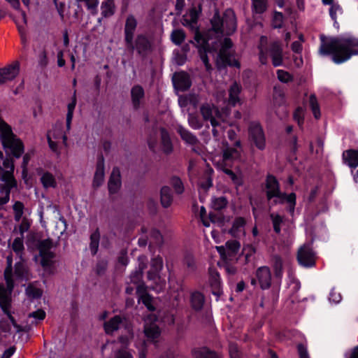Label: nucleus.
Listing matches in <instances>:
<instances>
[{"label":"nucleus","instance_id":"2eb2a0df","mask_svg":"<svg viewBox=\"0 0 358 358\" xmlns=\"http://www.w3.org/2000/svg\"><path fill=\"white\" fill-rule=\"evenodd\" d=\"M299 264L304 266H312L315 264V255L309 245H304L298 251Z\"/></svg>","mask_w":358,"mask_h":358},{"label":"nucleus","instance_id":"a211bd4d","mask_svg":"<svg viewBox=\"0 0 358 358\" xmlns=\"http://www.w3.org/2000/svg\"><path fill=\"white\" fill-rule=\"evenodd\" d=\"M104 160L100 157L96 162V170L93 178L92 186L94 188L100 187L104 182Z\"/></svg>","mask_w":358,"mask_h":358},{"label":"nucleus","instance_id":"f8f14e48","mask_svg":"<svg viewBox=\"0 0 358 358\" xmlns=\"http://www.w3.org/2000/svg\"><path fill=\"white\" fill-rule=\"evenodd\" d=\"M249 139L258 149L262 150L266 146V138L262 127L257 122H250L248 127Z\"/></svg>","mask_w":358,"mask_h":358},{"label":"nucleus","instance_id":"4be33fe9","mask_svg":"<svg viewBox=\"0 0 358 358\" xmlns=\"http://www.w3.org/2000/svg\"><path fill=\"white\" fill-rule=\"evenodd\" d=\"M269 52L272 58L273 66H280L282 63V48L279 41H273L270 44Z\"/></svg>","mask_w":358,"mask_h":358},{"label":"nucleus","instance_id":"a19ab883","mask_svg":"<svg viewBox=\"0 0 358 358\" xmlns=\"http://www.w3.org/2000/svg\"><path fill=\"white\" fill-rule=\"evenodd\" d=\"M240 92L241 87L236 83H234L229 89V103L230 104L234 106L237 102H238V95Z\"/></svg>","mask_w":358,"mask_h":358},{"label":"nucleus","instance_id":"aec40b11","mask_svg":"<svg viewBox=\"0 0 358 358\" xmlns=\"http://www.w3.org/2000/svg\"><path fill=\"white\" fill-rule=\"evenodd\" d=\"M257 278L262 289H267L271 285V274L268 267L262 266L256 273Z\"/></svg>","mask_w":358,"mask_h":358},{"label":"nucleus","instance_id":"c03bdc74","mask_svg":"<svg viewBox=\"0 0 358 358\" xmlns=\"http://www.w3.org/2000/svg\"><path fill=\"white\" fill-rule=\"evenodd\" d=\"M24 206L20 201H15L13 206L14 213V219L16 222H20L22 219L24 214Z\"/></svg>","mask_w":358,"mask_h":358},{"label":"nucleus","instance_id":"4c0bfd02","mask_svg":"<svg viewBox=\"0 0 358 358\" xmlns=\"http://www.w3.org/2000/svg\"><path fill=\"white\" fill-rule=\"evenodd\" d=\"M204 303V297L203 294L199 292H194L191 295V305L192 307L196 310H199L202 308Z\"/></svg>","mask_w":358,"mask_h":358},{"label":"nucleus","instance_id":"0e129e2a","mask_svg":"<svg viewBox=\"0 0 358 358\" xmlns=\"http://www.w3.org/2000/svg\"><path fill=\"white\" fill-rule=\"evenodd\" d=\"M189 125L194 129H199L202 127V123L200 120L192 114L189 115L188 118Z\"/></svg>","mask_w":358,"mask_h":358},{"label":"nucleus","instance_id":"473e14b6","mask_svg":"<svg viewBox=\"0 0 358 358\" xmlns=\"http://www.w3.org/2000/svg\"><path fill=\"white\" fill-rule=\"evenodd\" d=\"M77 103L76 100V92L74 91L71 102L69 103L67 106V114H66V129L67 130H70L71 124L73 116L74 109L76 108Z\"/></svg>","mask_w":358,"mask_h":358},{"label":"nucleus","instance_id":"7ed1b4c3","mask_svg":"<svg viewBox=\"0 0 358 358\" xmlns=\"http://www.w3.org/2000/svg\"><path fill=\"white\" fill-rule=\"evenodd\" d=\"M13 159L9 158L3 159V152L0 151V180L4 182L0 185V192L4 194L3 196L0 197V207L8 202L10 189L16 185V181L13 175Z\"/></svg>","mask_w":358,"mask_h":358},{"label":"nucleus","instance_id":"7c9ffc66","mask_svg":"<svg viewBox=\"0 0 358 358\" xmlns=\"http://www.w3.org/2000/svg\"><path fill=\"white\" fill-rule=\"evenodd\" d=\"M209 283L213 289V294L217 295L220 294V275L215 270L210 269L209 271Z\"/></svg>","mask_w":358,"mask_h":358},{"label":"nucleus","instance_id":"20e7f679","mask_svg":"<svg viewBox=\"0 0 358 358\" xmlns=\"http://www.w3.org/2000/svg\"><path fill=\"white\" fill-rule=\"evenodd\" d=\"M7 266L4 271V277L7 285V288H5L3 285H0V306L6 314L8 320L13 324L14 327L18 328L16 322L10 315L9 311L10 302V294L14 287L13 273H12V265H13V257L12 255L7 257Z\"/></svg>","mask_w":358,"mask_h":358},{"label":"nucleus","instance_id":"f704fd0d","mask_svg":"<svg viewBox=\"0 0 358 358\" xmlns=\"http://www.w3.org/2000/svg\"><path fill=\"white\" fill-rule=\"evenodd\" d=\"M192 355L194 358H220L218 355L206 348L193 350Z\"/></svg>","mask_w":358,"mask_h":358},{"label":"nucleus","instance_id":"412c9836","mask_svg":"<svg viewBox=\"0 0 358 358\" xmlns=\"http://www.w3.org/2000/svg\"><path fill=\"white\" fill-rule=\"evenodd\" d=\"M173 81L175 87L181 91L187 90L191 85L189 76L185 72L176 73Z\"/></svg>","mask_w":358,"mask_h":358},{"label":"nucleus","instance_id":"58836bf2","mask_svg":"<svg viewBox=\"0 0 358 358\" xmlns=\"http://www.w3.org/2000/svg\"><path fill=\"white\" fill-rule=\"evenodd\" d=\"M27 276V270L24 264V260L20 259V261L15 264V273L13 274V279L24 278Z\"/></svg>","mask_w":358,"mask_h":358},{"label":"nucleus","instance_id":"0eeeda50","mask_svg":"<svg viewBox=\"0 0 358 358\" xmlns=\"http://www.w3.org/2000/svg\"><path fill=\"white\" fill-rule=\"evenodd\" d=\"M200 111L203 120L210 122L213 127V134L216 136L217 133L216 127H224V125H222V124H225L227 122L228 113L227 110L220 112L218 108L213 104L208 103H204L201 106Z\"/></svg>","mask_w":358,"mask_h":358},{"label":"nucleus","instance_id":"680f3d73","mask_svg":"<svg viewBox=\"0 0 358 358\" xmlns=\"http://www.w3.org/2000/svg\"><path fill=\"white\" fill-rule=\"evenodd\" d=\"M30 224L31 222L27 217L21 219V222L19 225V231L22 237H23L24 233L29 230Z\"/></svg>","mask_w":358,"mask_h":358},{"label":"nucleus","instance_id":"338daca9","mask_svg":"<svg viewBox=\"0 0 358 358\" xmlns=\"http://www.w3.org/2000/svg\"><path fill=\"white\" fill-rule=\"evenodd\" d=\"M278 78L284 83H287L292 80L291 75L283 70H278L277 71Z\"/></svg>","mask_w":358,"mask_h":358},{"label":"nucleus","instance_id":"6ab92c4d","mask_svg":"<svg viewBox=\"0 0 358 358\" xmlns=\"http://www.w3.org/2000/svg\"><path fill=\"white\" fill-rule=\"evenodd\" d=\"M240 248V244L236 241H230L226 243L225 247L217 246L216 249L223 259H227V255H235Z\"/></svg>","mask_w":358,"mask_h":358},{"label":"nucleus","instance_id":"a18cd8bd","mask_svg":"<svg viewBox=\"0 0 358 358\" xmlns=\"http://www.w3.org/2000/svg\"><path fill=\"white\" fill-rule=\"evenodd\" d=\"M99 238L100 234L98 230H96L91 234L90 248L93 255H95L98 250Z\"/></svg>","mask_w":358,"mask_h":358},{"label":"nucleus","instance_id":"6e6552de","mask_svg":"<svg viewBox=\"0 0 358 358\" xmlns=\"http://www.w3.org/2000/svg\"><path fill=\"white\" fill-rule=\"evenodd\" d=\"M163 267L162 258L157 256L152 259L150 269L148 273L149 280L153 281L155 285L152 288L157 292H161L165 287V280H162L159 275V272Z\"/></svg>","mask_w":358,"mask_h":358},{"label":"nucleus","instance_id":"3c124183","mask_svg":"<svg viewBox=\"0 0 358 358\" xmlns=\"http://www.w3.org/2000/svg\"><path fill=\"white\" fill-rule=\"evenodd\" d=\"M227 201L225 197L220 196L217 198H213L211 201V206L216 210H220L226 207Z\"/></svg>","mask_w":358,"mask_h":358},{"label":"nucleus","instance_id":"864d4df0","mask_svg":"<svg viewBox=\"0 0 358 358\" xmlns=\"http://www.w3.org/2000/svg\"><path fill=\"white\" fill-rule=\"evenodd\" d=\"M273 269L275 276L280 278L282 275V261L278 256L273 257Z\"/></svg>","mask_w":358,"mask_h":358},{"label":"nucleus","instance_id":"f3484780","mask_svg":"<svg viewBox=\"0 0 358 358\" xmlns=\"http://www.w3.org/2000/svg\"><path fill=\"white\" fill-rule=\"evenodd\" d=\"M138 269L131 274L130 280L132 283L136 285L138 291L141 289V282L143 276V271L146 268L147 258L142 255L138 258Z\"/></svg>","mask_w":358,"mask_h":358},{"label":"nucleus","instance_id":"ea45409f","mask_svg":"<svg viewBox=\"0 0 358 358\" xmlns=\"http://www.w3.org/2000/svg\"><path fill=\"white\" fill-rule=\"evenodd\" d=\"M267 45L268 39L266 36H262L260 38L259 49V60L262 64H266L267 62Z\"/></svg>","mask_w":358,"mask_h":358},{"label":"nucleus","instance_id":"4468645a","mask_svg":"<svg viewBox=\"0 0 358 358\" xmlns=\"http://www.w3.org/2000/svg\"><path fill=\"white\" fill-rule=\"evenodd\" d=\"M157 317L155 315H150L145 320L144 333L148 340L152 342L157 341L158 338L161 334V331L158 326L152 322V320H156Z\"/></svg>","mask_w":358,"mask_h":358},{"label":"nucleus","instance_id":"cd10ccee","mask_svg":"<svg viewBox=\"0 0 358 358\" xmlns=\"http://www.w3.org/2000/svg\"><path fill=\"white\" fill-rule=\"evenodd\" d=\"M161 148L166 154H169L173 150V145L169 134L166 129L160 128Z\"/></svg>","mask_w":358,"mask_h":358},{"label":"nucleus","instance_id":"de8ad7c7","mask_svg":"<svg viewBox=\"0 0 358 358\" xmlns=\"http://www.w3.org/2000/svg\"><path fill=\"white\" fill-rule=\"evenodd\" d=\"M309 106L316 119L320 118L321 114L317 100L314 94H311L309 97Z\"/></svg>","mask_w":358,"mask_h":358},{"label":"nucleus","instance_id":"c85d7f7f","mask_svg":"<svg viewBox=\"0 0 358 358\" xmlns=\"http://www.w3.org/2000/svg\"><path fill=\"white\" fill-rule=\"evenodd\" d=\"M40 180L44 188H55L57 187L55 176L48 171L41 173Z\"/></svg>","mask_w":358,"mask_h":358},{"label":"nucleus","instance_id":"37998d69","mask_svg":"<svg viewBox=\"0 0 358 358\" xmlns=\"http://www.w3.org/2000/svg\"><path fill=\"white\" fill-rule=\"evenodd\" d=\"M183 264L188 273H193L196 268L195 259L191 254L185 256Z\"/></svg>","mask_w":358,"mask_h":358},{"label":"nucleus","instance_id":"49530a36","mask_svg":"<svg viewBox=\"0 0 358 358\" xmlns=\"http://www.w3.org/2000/svg\"><path fill=\"white\" fill-rule=\"evenodd\" d=\"M270 217L273 224V229L275 233L280 234L281 231V224L283 221V217L277 213H271Z\"/></svg>","mask_w":358,"mask_h":358},{"label":"nucleus","instance_id":"5701e85b","mask_svg":"<svg viewBox=\"0 0 358 358\" xmlns=\"http://www.w3.org/2000/svg\"><path fill=\"white\" fill-rule=\"evenodd\" d=\"M124 323V320L119 315H115L110 320L104 322L103 329L107 334H112L119 329Z\"/></svg>","mask_w":358,"mask_h":358},{"label":"nucleus","instance_id":"c756f323","mask_svg":"<svg viewBox=\"0 0 358 358\" xmlns=\"http://www.w3.org/2000/svg\"><path fill=\"white\" fill-rule=\"evenodd\" d=\"M131 94L134 107L138 108L144 96V90L141 86L136 85L131 89Z\"/></svg>","mask_w":358,"mask_h":358},{"label":"nucleus","instance_id":"603ef678","mask_svg":"<svg viewBox=\"0 0 358 358\" xmlns=\"http://www.w3.org/2000/svg\"><path fill=\"white\" fill-rule=\"evenodd\" d=\"M197 100L193 96H180L178 103L181 108H185L188 104H192L194 107L196 106Z\"/></svg>","mask_w":358,"mask_h":358},{"label":"nucleus","instance_id":"9b49d317","mask_svg":"<svg viewBox=\"0 0 358 358\" xmlns=\"http://www.w3.org/2000/svg\"><path fill=\"white\" fill-rule=\"evenodd\" d=\"M52 242L49 240L42 241L38 246L41 264L45 269H50L55 263V254L51 251Z\"/></svg>","mask_w":358,"mask_h":358},{"label":"nucleus","instance_id":"423d86ee","mask_svg":"<svg viewBox=\"0 0 358 358\" xmlns=\"http://www.w3.org/2000/svg\"><path fill=\"white\" fill-rule=\"evenodd\" d=\"M266 192L268 200L275 198V203H282L287 201L289 203V211L294 213L296 205V195L291 193L289 195L281 192L279 183L276 178L273 176H268L266 181Z\"/></svg>","mask_w":358,"mask_h":358},{"label":"nucleus","instance_id":"dca6fc26","mask_svg":"<svg viewBox=\"0 0 358 358\" xmlns=\"http://www.w3.org/2000/svg\"><path fill=\"white\" fill-rule=\"evenodd\" d=\"M20 73V64L15 62L3 68L0 69L2 84L14 80Z\"/></svg>","mask_w":358,"mask_h":358},{"label":"nucleus","instance_id":"052dcab7","mask_svg":"<svg viewBox=\"0 0 358 358\" xmlns=\"http://www.w3.org/2000/svg\"><path fill=\"white\" fill-rule=\"evenodd\" d=\"M171 183L173 188L175 189V191L178 194L182 193L184 190L183 184L181 181V180L179 178L173 177L171 178Z\"/></svg>","mask_w":358,"mask_h":358},{"label":"nucleus","instance_id":"79ce46f5","mask_svg":"<svg viewBox=\"0 0 358 358\" xmlns=\"http://www.w3.org/2000/svg\"><path fill=\"white\" fill-rule=\"evenodd\" d=\"M101 13L104 17H109L115 12V5L113 0H105L101 6Z\"/></svg>","mask_w":358,"mask_h":358},{"label":"nucleus","instance_id":"c9c22d12","mask_svg":"<svg viewBox=\"0 0 358 358\" xmlns=\"http://www.w3.org/2000/svg\"><path fill=\"white\" fill-rule=\"evenodd\" d=\"M177 131L181 136L183 141L190 145H195L197 143V138L192 135L189 131L183 128L182 126H178Z\"/></svg>","mask_w":358,"mask_h":358},{"label":"nucleus","instance_id":"bb28decb","mask_svg":"<svg viewBox=\"0 0 358 358\" xmlns=\"http://www.w3.org/2000/svg\"><path fill=\"white\" fill-rule=\"evenodd\" d=\"M343 160L345 164L351 169L358 166V151L355 150H348L343 152Z\"/></svg>","mask_w":358,"mask_h":358},{"label":"nucleus","instance_id":"bf43d9fd","mask_svg":"<svg viewBox=\"0 0 358 358\" xmlns=\"http://www.w3.org/2000/svg\"><path fill=\"white\" fill-rule=\"evenodd\" d=\"M224 171L227 175L229 176L230 178L231 179L234 185L236 186V188L243 185V179L241 177L235 175V173H234L233 171L227 169H224Z\"/></svg>","mask_w":358,"mask_h":358},{"label":"nucleus","instance_id":"5fc2aeb1","mask_svg":"<svg viewBox=\"0 0 358 358\" xmlns=\"http://www.w3.org/2000/svg\"><path fill=\"white\" fill-rule=\"evenodd\" d=\"M209 217L210 222L217 226L222 227L224 224L225 219L220 213H210Z\"/></svg>","mask_w":358,"mask_h":358},{"label":"nucleus","instance_id":"4d7b16f0","mask_svg":"<svg viewBox=\"0 0 358 358\" xmlns=\"http://www.w3.org/2000/svg\"><path fill=\"white\" fill-rule=\"evenodd\" d=\"M148 144L152 150L155 151L157 147V132L152 131L148 138Z\"/></svg>","mask_w":358,"mask_h":358},{"label":"nucleus","instance_id":"e2e57ef3","mask_svg":"<svg viewBox=\"0 0 358 358\" xmlns=\"http://www.w3.org/2000/svg\"><path fill=\"white\" fill-rule=\"evenodd\" d=\"M229 352L231 358H241V354L236 344L230 343Z\"/></svg>","mask_w":358,"mask_h":358},{"label":"nucleus","instance_id":"8fccbe9b","mask_svg":"<svg viewBox=\"0 0 358 358\" xmlns=\"http://www.w3.org/2000/svg\"><path fill=\"white\" fill-rule=\"evenodd\" d=\"M27 295L32 299H38L42 295V291L41 289L35 286L34 285H29L26 289Z\"/></svg>","mask_w":358,"mask_h":358},{"label":"nucleus","instance_id":"b1692460","mask_svg":"<svg viewBox=\"0 0 358 358\" xmlns=\"http://www.w3.org/2000/svg\"><path fill=\"white\" fill-rule=\"evenodd\" d=\"M246 222L243 217H236L233 222L232 227L229 230V234L234 237L240 238L245 236V225Z\"/></svg>","mask_w":358,"mask_h":358},{"label":"nucleus","instance_id":"f03ea898","mask_svg":"<svg viewBox=\"0 0 358 358\" xmlns=\"http://www.w3.org/2000/svg\"><path fill=\"white\" fill-rule=\"evenodd\" d=\"M321 45L319 54L322 56L331 55L332 60L336 63H343L349 59L352 55H357L358 40L352 38H336L320 36Z\"/></svg>","mask_w":358,"mask_h":358},{"label":"nucleus","instance_id":"6e6d98bb","mask_svg":"<svg viewBox=\"0 0 358 358\" xmlns=\"http://www.w3.org/2000/svg\"><path fill=\"white\" fill-rule=\"evenodd\" d=\"M267 0H252V5L257 13H262L266 9Z\"/></svg>","mask_w":358,"mask_h":358},{"label":"nucleus","instance_id":"69168bd1","mask_svg":"<svg viewBox=\"0 0 358 358\" xmlns=\"http://www.w3.org/2000/svg\"><path fill=\"white\" fill-rule=\"evenodd\" d=\"M283 15L281 13L275 12L273 18V26L275 28H280L282 25Z\"/></svg>","mask_w":358,"mask_h":358},{"label":"nucleus","instance_id":"39448f33","mask_svg":"<svg viewBox=\"0 0 358 358\" xmlns=\"http://www.w3.org/2000/svg\"><path fill=\"white\" fill-rule=\"evenodd\" d=\"M0 140L5 151L16 158L24 152L22 141L13 133L11 127L0 117Z\"/></svg>","mask_w":358,"mask_h":358},{"label":"nucleus","instance_id":"1a4fd4ad","mask_svg":"<svg viewBox=\"0 0 358 358\" xmlns=\"http://www.w3.org/2000/svg\"><path fill=\"white\" fill-rule=\"evenodd\" d=\"M125 43L126 49L131 53H136L142 57H145L150 51L151 44L148 38L143 34H138L136 38H133Z\"/></svg>","mask_w":358,"mask_h":358},{"label":"nucleus","instance_id":"a878e982","mask_svg":"<svg viewBox=\"0 0 358 358\" xmlns=\"http://www.w3.org/2000/svg\"><path fill=\"white\" fill-rule=\"evenodd\" d=\"M108 190L110 194L116 193L121 187L120 173L118 169H113L109 178Z\"/></svg>","mask_w":358,"mask_h":358},{"label":"nucleus","instance_id":"2f4dec72","mask_svg":"<svg viewBox=\"0 0 358 358\" xmlns=\"http://www.w3.org/2000/svg\"><path fill=\"white\" fill-rule=\"evenodd\" d=\"M24 237L15 238L11 243H9V246L12 250L22 259V255L24 251V246L23 243Z\"/></svg>","mask_w":358,"mask_h":358},{"label":"nucleus","instance_id":"13d9d810","mask_svg":"<svg viewBox=\"0 0 358 358\" xmlns=\"http://www.w3.org/2000/svg\"><path fill=\"white\" fill-rule=\"evenodd\" d=\"M213 172V171L211 168L208 169L206 171L205 181L201 180L199 182V185L203 189H207L212 186V180L210 175L212 174Z\"/></svg>","mask_w":358,"mask_h":358},{"label":"nucleus","instance_id":"f257e3e1","mask_svg":"<svg viewBox=\"0 0 358 358\" xmlns=\"http://www.w3.org/2000/svg\"><path fill=\"white\" fill-rule=\"evenodd\" d=\"M213 0H193L192 8L189 12L183 16L182 24L194 31V40L199 48L200 57L207 70L211 66L208 62L207 54H213L210 45V41L213 37L218 39L222 35H229L236 29V18L231 10H227L222 18L215 13L211 20L212 29L204 35L201 34L197 28L196 22L202 6L209 7ZM216 42H211L213 48Z\"/></svg>","mask_w":358,"mask_h":358},{"label":"nucleus","instance_id":"09e8293b","mask_svg":"<svg viewBox=\"0 0 358 358\" xmlns=\"http://www.w3.org/2000/svg\"><path fill=\"white\" fill-rule=\"evenodd\" d=\"M171 38L176 45H180L185 38V34L181 29H175L171 34Z\"/></svg>","mask_w":358,"mask_h":358},{"label":"nucleus","instance_id":"9d476101","mask_svg":"<svg viewBox=\"0 0 358 358\" xmlns=\"http://www.w3.org/2000/svg\"><path fill=\"white\" fill-rule=\"evenodd\" d=\"M138 245L145 247L149 243V245H161L163 243V238L160 232L155 229H148L145 227L141 228V235L138 239Z\"/></svg>","mask_w":358,"mask_h":358},{"label":"nucleus","instance_id":"ddd939ff","mask_svg":"<svg viewBox=\"0 0 358 358\" xmlns=\"http://www.w3.org/2000/svg\"><path fill=\"white\" fill-rule=\"evenodd\" d=\"M221 48L219 52L217 54V57L219 58L222 63L225 65L239 66L237 61H236L231 54L232 43L229 38H224L223 42L220 43Z\"/></svg>","mask_w":358,"mask_h":358},{"label":"nucleus","instance_id":"e433bc0d","mask_svg":"<svg viewBox=\"0 0 358 358\" xmlns=\"http://www.w3.org/2000/svg\"><path fill=\"white\" fill-rule=\"evenodd\" d=\"M239 151L234 148H227L223 151V161L225 165L239 157Z\"/></svg>","mask_w":358,"mask_h":358},{"label":"nucleus","instance_id":"72a5a7b5","mask_svg":"<svg viewBox=\"0 0 358 358\" xmlns=\"http://www.w3.org/2000/svg\"><path fill=\"white\" fill-rule=\"evenodd\" d=\"M160 199L161 203L163 207L168 208L171 206L173 201V196L169 187L164 186L161 189Z\"/></svg>","mask_w":358,"mask_h":358},{"label":"nucleus","instance_id":"774afa93","mask_svg":"<svg viewBox=\"0 0 358 358\" xmlns=\"http://www.w3.org/2000/svg\"><path fill=\"white\" fill-rule=\"evenodd\" d=\"M303 110L301 108H297L294 113V118L299 125L302 124L303 122Z\"/></svg>","mask_w":358,"mask_h":358},{"label":"nucleus","instance_id":"393cba45","mask_svg":"<svg viewBox=\"0 0 358 358\" xmlns=\"http://www.w3.org/2000/svg\"><path fill=\"white\" fill-rule=\"evenodd\" d=\"M136 27V19L133 15L128 16L126 20L124 29V42L132 39L134 37Z\"/></svg>","mask_w":358,"mask_h":358}]
</instances>
